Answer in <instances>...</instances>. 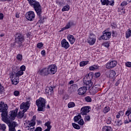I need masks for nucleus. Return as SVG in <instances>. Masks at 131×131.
Returning a JSON list of instances; mask_svg holds the SVG:
<instances>
[{
	"mask_svg": "<svg viewBox=\"0 0 131 131\" xmlns=\"http://www.w3.org/2000/svg\"><path fill=\"white\" fill-rule=\"evenodd\" d=\"M26 69V67H25V66H22L20 67V71H25Z\"/></svg>",
	"mask_w": 131,
	"mask_h": 131,
	"instance_id": "3c124183",
	"label": "nucleus"
},
{
	"mask_svg": "<svg viewBox=\"0 0 131 131\" xmlns=\"http://www.w3.org/2000/svg\"><path fill=\"white\" fill-rule=\"evenodd\" d=\"M72 125H73V127L74 128H75V129H80V126L75 123H72Z\"/></svg>",
	"mask_w": 131,
	"mask_h": 131,
	"instance_id": "f704fd0d",
	"label": "nucleus"
},
{
	"mask_svg": "<svg viewBox=\"0 0 131 131\" xmlns=\"http://www.w3.org/2000/svg\"><path fill=\"white\" fill-rule=\"evenodd\" d=\"M125 66L126 67H129L130 68L131 67V62H127L125 63Z\"/></svg>",
	"mask_w": 131,
	"mask_h": 131,
	"instance_id": "603ef678",
	"label": "nucleus"
},
{
	"mask_svg": "<svg viewBox=\"0 0 131 131\" xmlns=\"http://www.w3.org/2000/svg\"><path fill=\"white\" fill-rule=\"evenodd\" d=\"M74 83V81L73 80H71L69 82V84H73Z\"/></svg>",
	"mask_w": 131,
	"mask_h": 131,
	"instance_id": "774afa93",
	"label": "nucleus"
},
{
	"mask_svg": "<svg viewBox=\"0 0 131 131\" xmlns=\"http://www.w3.org/2000/svg\"><path fill=\"white\" fill-rule=\"evenodd\" d=\"M26 18L29 21H33L35 18V14L33 11H29L26 14Z\"/></svg>",
	"mask_w": 131,
	"mask_h": 131,
	"instance_id": "0eeeda50",
	"label": "nucleus"
},
{
	"mask_svg": "<svg viewBox=\"0 0 131 131\" xmlns=\"http://www.w3.org/2000/svg\"><path fill=\"white\" fill-rule=\"evenodd\" d=\"M99 88H97L96 86H93L91 89L90 90V91L95 95V94H97L99 92Z\"/></svg>",
	"mask_w": 131,
	"mask_h": 131,
	"instance_id": "4be33fe9",
	"label": "nucleus"
},
{
	"mask_svg": "<svg viewBox=\"0 0 131 131\" xmlns=\"http://www.w3.org/2000/svg\"><path fill=\"white\" fill-rule=\"evenodd\" d=\"M120 83V80H118L115 83L116 86H117Z\"/></svg>",
	"mask_w": 131,
	"mask_h": 131,
	"instance_id": "052dcab7",
	"label": "nucleus"
},
{
	"mask_svg": "<svg viewBox=\"0 0 131 131\" xmlns=\"http://www.w3.org/2000/svg\"><path fill=\"white\" fill-rule=\"evenodd\" d=\"M70 89H72L73 92H75L78 89V86L77 84H73L71 85Z\"/></svg>",
	"mask_w": 131,
	"mask_h": 131,
	"instance_id": "bb28decb",
	"label": "nucleus"
},
{
	"mask_svg": "<svg viewBox=\"0 0 131 131\" xmlns=\"http://www.w3.org/2000/svg\"><path fill=\"white\" fill-rule=\"evenodd\" d=\"M42 130V128L40 127H37L36 128L35 131H41Z\"/></svg>",
	"mask_w": 131,
	"mask_h": 131,
	"instance_id": "864d4df0",
	"label": "nucleus"
},
{
	"mask_svg": "<svg viewBox=\"0 0 131 131\" xmlns=\"http://www.w3.org/2000/svg\"><path fill=\"white\" fill-rule=\"evenodd\" d=\"M92 78H93V76L92 75V74L89 73L88 75L85 76L83 78V82H88L90 81H92Z\"/></svg>",
	"mask_w": 131,
	"mask_h": 131,
	"instance_id": "f3484780",
	"label": "nucleus"
},
{
	"mask_svg": "<svg viewBox=\"0 0 131 131\" xmlns=\"http://www.w3.org/2000/svg\"><path fill=\"white\" fill-rule=\"evenodd\" d=\"M86 90L88 89L85 86L81 87L78 90V94L79 95V96L84 95L85 93H86Z\"/></svg>",
	"mask_w": 131,
	"mask_h": 131,
	"instance_id": "2eb2a0df",
	"label": "nucleus"
},
{
	"mask_svg": "<svg viewBox=\"0 0 131 131\" xmlns=\"http://www.w3.org/2000/svg\"><path fill=\"white\" fill-rule=\"evenodd\" d=\"M68 108H73L75 107V103L74 102H70L68 104Z\"/></svg>",
	"mask_w": 131,
	"mask_h": 131,
	"instance_id": "72a5a7b5",
	"label": "nucleus"
},
{
	"mask_svg": "<svg viewBox=\"0 0 131 131\" xmlns=\"http://www.w3.org/2000/svg\"><path fill=\"white\" fill-rule=\"evenodd\" d=\"M84 85H85V88L88 90H90L92 86H93V82H83Z\"/></svg>",
	"mask_w": 131,
	"mask_h": 131,
	"instance_id": "412c9836",
	"label": "nucleus"
},
{
	"mask_svg": "<svg viewBox=\"0 0 131 131\" xmlns=\"http://www.w3.org/2000/svg\"><path fill=\"white\" fill-rule=\"evenodd\" d=\"M6 128H7V127L6 126V124L0 123V129L1 130H6Z\"/></svg>",
	"mask_w": 131,
	"mask_h": 131,
	"instance_id": "58836bf2",
	"label": "nucleus"
},
{
	"mask_svg": "<svg viewBox=\"0 0 131 131\" xmlns=\"http://www.w3.org/2000/svg\"><path fill=\"white\" fill-rule=\"evenodd\" d=\"M24 72L23 71H19L17 73H16V76L17 77H19V76H21V75H23Z\"/></svg>",
	"mask_w": 131,
	"mask_h": 131,
	"instance_id": "e433bc0d",
	"label": "nucleus"
},
{
	"mask_svg": "<svg viewBox=\"0 0 131 131\" xmlns=\"http://www.w3.org/2000/svg\"><path fill=\"white\" fill-rule=\"evenodd\" d=\"M12 119H7L3 121L6 124H8L9 131H16V127L18 126V124L15 121H11Z\"/></svg>",
	"mask_w": 131,
	"mask_h": 131,
	"instance_id": "423d86ee",
	"label": "nucleus"
},
{
	"mask_svg": "<svg viewBox=\"0 0 131 131\" xmlns=\"http://www.w3.org/2000/svg\"><path fill=\"white\" fill-rule=\"evenodd\" d=\"M29 107H30V103H29V101H27L26 102H23L20 105V109H24L23 110L25 112H27V110L29 109Z\"/></svg>",
	"mask_w": 131,
	"mask_h": 131,
	"instance_id": "1a4fd4ad",
	"label": "nucleus"
},
{
	"mask_svg": "<svg viewBox=\"0 0 131 131\" xmlns=\"http://www.w3.org/2000/svg\"><path fill=\"white\" fill-rule=\"evenodd\" d=\"M30 6L32 7L35 11L38 17L39 18V23H43L45 21V17L41 16L42 14V9H41V6L39 2L36 0H27Z\"/></svg>",
	"mask_w": 131,
	"mask_h": 131,
	"instance_id": "f03ea898",
	"label": "nucleus"
},
{
	"mask_svg": "<svg viewBox=\"0 0 131 131\" xmlns=\"http://www.w3.org/2000/svg\"><path fill=\"white\" fill-rule=\"evenodd\" d=\"M16 59H17L18 61H22V55L18 54L16 56Z\"/></svg>",
	"mask_w": 131,
	"mask_h": 131,
	"instance_id": "a18cd8bd",
	"label": "nucleus"
},
{
	"mask_svg": "<svg viewBox=\"0 0 131 131\" xmlns=\"http://www.w3.org/2000/svg\"><path fill=\"white\" fill-rule=\"evenodd\" d=\"M43 46V44L42 43V42L38 43L37 45V47L38 48V49H41Z\"/></svg>",
	"mask_w": 131,
	"mask_h": 131,
	"instance_id": "49530a36",
	"label": "nucleus"
},
{
	"mask_svg": "<svg viewBox=\"0 0 131 131\" xmlns=\"http://www.w3.org/2000/svg\"><path fill=\"white\" fill-rule=\"evenodd\" d=\"M25 112H25L24 110L20 111L17 114V117H18V118H19V119H22V118H23Z\"/></svg>",
	"mask_w": 131,
	"mask_h": 131,
	"instance_id": "5701e85b",
	"label": "nucleus"
},
{
	"mask_svg": "<svg viewBox=\"0 0 131 131\" xmlns=\"http://www.w3.org/2000/svg\"><path fill=\"white\" fill-rule=\"evenodd\" d=\"M74 25V22L73 20H71L68 22V23L66 26V29H69L71 26Z\"/></svg>",
	"mask_w": 131,
	"mask_h": 131,
	"instance_id": "b1692460",
	"label": "nucleus"
},
{
	"mask_svg": "<svg viewBox=\"0 0 131 131\" xmlns=\"http://www.w3.org/2000/svg\"><path fill=\"white\" fill-rule=\"evenodd\" d=\"M116 65H117V61L113 60L107 63L106 68L107 69H112V68H114Z\"/></svg>",
	"mask_w": 131,
	"mask_h": 131,
	"instance_id": "ddd939ff",
	"label": "nucleus"
},
{
	"mask_svg": "<svg viewBox=\"0 0 131 131\" xmlns=\"http://www.w3.org/2000/svg\"><path fill=\"white\" fill-rule=\"evenodd\" d=\"M25 41V37L23 34L17 33L15 35L14 46L17 48H21L23 46V42Z\"/></svg>",
	"mask_w": 131,
	"mask_h": 131,
	"instance_id": "20e7f679",
	"label": "nucleus"
},
{
	"mask_svg": "<svg viewBox=\"0 0 131 131\" xmlns=\"http://www.w3.org/2000/svg\"><path fill=\"white\" fill-rule=\"evenodd\" d=\"M47 101L45 98L40 97L39 99L36 100V105L38 107V111L40 112L43 111V108L46 107Z\"/></svg>",
	"mask_w": 131,
	"mask_h": 131,
	"instance_id": "39448f33",
	"label": "nucleus"
},
{
	"mask_svg": "<svg viewBox=\"0 0 131 131\" xmlns=\"http://www.w3.org/2000/svg\"><path fill=\"white\" fill-rule=\"evenodd\" d=\"M110 111V107L109 106H105L104 107L103 112L104 113V114H106V113H108V112Z\"/></svg>",
	"mask_w": 131,
	"mask_h": 131,
	"instance_id": "2f4dec72",
	"label": "nucleus"
},
{
	"mask_svg": "<svg viewBox=\"0 0 131 131\" xmlns=\"http://www.w3.org/2000/svg\"><path fill=\"white\" fill-rule=\"evenodd\" d=\"M103 46H104V47H105L106 48H109V47H110L109 43H108V42L104 43L103 44Z\"/></svg>",
	"mask_w": 131,
	"mask_h": 131,
	"instance_id": "4d7b16f0",
	"label": "nucleus"
},
{
	"mask_svg": "<svg viewBox=\"0 0 131 131\" xmlns=\"http://www.w3.org/2000/svg\"><path fill=\"white\" fill-rule=\"evenodd\" d=\"M54 89H55V88L52 86L47 88L45 90V93L49 95H52L53 93H54Z\"/></svg>",
	"mask_w": 131,
	"mask_h": 131,
	"instance_id": "a211bd4d",
	"label": "nucleus"
},
{
	"mask_svg": "<svg viewBox=\"0 0 131 131\" xmlns=\"http://www.w3.org/2000/svg\"><path fill=\"white\" fill-rule=\"evenodd\" d=\"M112 36H113V37H114L116 36V35H117V33H116V31H112Z\"/></svg>",
	"mask_w": 131,
	"mask_h": 131,
	"instance_id": "8fccbe9b",
	"label": "nucleus"
},
{
	"mask_svg": "<svg viewBox=\"0 0 131 131\" xmlns=\"http://www.w3.org/2000/svg\"><path fill=\"white\" fill-rule=\"evenodd\" d=\"M100 2L102 6H113L114 5V0H101Z\"/></svg>",
	"mask_w": 131,
	"mask_h": 131,
	"instance_id": "f8f14e48",
	"label": "nucleus"
},
{
	"mask_svg": "<svg viewBox=\"0 0 131 131\" xmlns=\"http://www.w3.org/2000/svg\"><path fill=\"white\" fill-rule=\"evenodd\" d=\"M41 54L43 56H46V51L45 50H42V51H41Z\"/></svg>",
	"mask_w": 131,
	"mask_h": 131,
	"instance_id": "bf43d9fd",
	"label": "nucleus"
},
{
	"mask_svg": "<svg viewBox=\"0 0 131 131\" xmlns=\"http://www.w3.org/2000/svg\"><path fill=\"white\" fill-rule=\"evenodd\" d=\"M111 38V32H103V35L100 37V39L104 40H108Z\"/></svg>",
	"mask_w": 131,
	"mask_h": 131,
	"instance_id": "6e6552de",
	"label": "nucleus"
},
{
	"mask_svg": "<svg viewBox=\"0 0 131 131\" xmlns=\"http://www.w3.org/2000/svg\"><path fill=\"white\" fill-rule=\"evenodd\" d=\"M68 39L69 40L70 43L71 45H73L74 42H75V38H74V36L72 35H69L67 36Z\"/></svg>",
	"mask_w": 131,
	"mask_h": 131,
	"instance_id": "6ab92c4d",
	"label": "nucleus"
},
{
	"mask_svg": "<svg viewBox=\"0 0 131 131\" xmlns=\"http://www.w3.org/2000/svg\"><path fill=\"white\" fill-rule=\"evenodd\" d=\"M61 44L62 48H64L66 50H67L70 47L69 42L67 41L66 39H63L61 41Z\"/></svg>",
	"mask_w": 131,
	"mask_h": 131,
	"instance_id": "4468645a",
	"label": "nucleus"
},
{
	"mask_svg": "<svg viewBox=\"0 0 131 131\" xmlns=\"http://www.w3.org/2000/svg\"><path fill=\"white\" fill-rule=\"evenodd\" d=\"M4 19V14L0 13V20H3Z\"/></svg>",
	"mask_w": 131,
	"mask_h": 131,
	"instance_id": "13d9d810",
	"label": "nucleus"
},
{
	"mask_svg": "<svg viewBox=\"0 0 131 131\" xmlns=\"http://www.w3.org/2000/svg\"><path fill=\"white\" fill-rule=\"evenodd\" d=\"M112 27L113 29L115 28V27H116V24H115V23L112 24Z\"/></svg>",
	"mask_w": 131,
	"mask_h": 131,
	"instance_id": "0e129e2a",
	"label": "nucleus"
},
{
	"mask_svg": "<svg viewBox=\"0 0 131 131\" xmlns=\"http://www.w3.org/2000/svg\"><path fill=\"white\" fill-rule=\"evenodd\" d=\"M93 35H94V34H90V36L89 37L88 39V42L89 43L90 46H94V44L96 43V37Z\"/></svg>",
	"mask_w": 131,
	"mask_h": 131,
	"instance_id": "9d476101",
	"label": "nucleus"
},
{
	"mask_svg": "<svg viewBox=\"0 0 131 131\" xmlns=\"http://www.w3.org/2000/svg\"><path fill=\"white\" fill-rule=\"evenodd\" d=\"M15 17H16V18H19L20 15H19V13H16V14H15Z\"/></svg>",
	"mask_w": 131,
	"mask_h": 131,
	"instance_id": "69168bd1",
	"label": "nucleus"
},
{
	"mask_svg": "<svg viewBox=\"0 0 131 131\" xmlns=\"http://www.w3.org/2000/svg\"><path fill=\"white\" fill-rule=\"evenodd\" d=\"M130 114H131V108H128L125 112V115L128 117V119L129 121L127 120H124V123L125 124H126L127 123H129V122H129V120H130V119L129 118V115H130Z\"/></svg>",
	"mask_w": 131,
	"mask_h": 131,
	"instance_id": "dca6fc26",
	"label": "nucleus"
},
{
	"mask_svg": "<svg viewBox=\"0 0 131 131\" xmlns=\"http://www.w3.org/2000/svg\"><path fill=\"white\" fill-rule=\"evenodd\" d=\"M79 119H81V115L79 114L74 118V122H77Z\"/></svg>",
	"mask_w": 131,
	"mask_h": 131,
	"instance_id": "a878e982",
	"label": "nucleus"
},
{
	"mask_svg": "<svg viewBox=\"0 0 131 131\" xmlns=\"http://www.w3.org/2000/svg\"><path fill=\"white\" fill-rule=\"evenodd\" d=\"M126 38H129L131 36V30L128 29L127 31L125 32Z\"/></svg>",
	"mask_w": 131,
	"mask_h": 131,
	"instance_id": "cd10ccee",
	"label": "nucleus"
},
{
	"mask_svg": "<svg viewBox=\"0 0 131 131\" xmlns=\"http://www.w3.org/2000/svg\"><path fill=\"white\" fill-rule=\"evenodd\" d=\"M116 75V72H115V71L111 70L110 71V77H111V78H113V77H114V76H115Z\"/></svg>",
	"mask_w": 131,
	"mask_h": 131,
	"instance_id": "c85d7f7f",
	"label": "nucleus"
},
{
	"mask_svg": "<svg viewBox=\"0 0 131 131\" xmlns=\"http://www.w3.org/2000/svg\"><path fill=\"white\" fill-rule=\"evenodd\" d=\"M16 72H15L14 71H12L10 74V78H11V79L15 78L16 77Z\"/></svg>",
	"mask_w": 131,
	"mask_h": 131,
	"instance_id": "7c9ffc66",
	"label": "nucleus"
},
{
	"mask_svg": "<svg viewBox=\"0 0 131 131\" xmlns=\"http://www.w3.org/2000/svg\"><path fill=\"white\" fill-rule=\"evenodd\" d=\"M11 81L12 82V84H14V85H17L18 83H19V77L15 76V78L11 79Z\"/></svg>",
	"mask_w": 131,
	"mask_h": 131,
	"instance_id": "aec40b11",
	"label": "nucleus"
},
{
	"mask_svg": "<svg viewBox=\"0 0 131 131\" xmlns=\"http://www.w3.org/2000/svg\"><path fill=\"white\" fill-rule=\"evenodd\" d=\"M31 35V32H28L27 33V36L28 37H29V36H30Z\"/></svg>",
	"mask_w": 131,
	"mask_h": 131,
	"instance_id": "338daca9",
	"label": "nucleus"
},
{
	"mask_svg": "<svg viewBox=\"0 0 131 131\" xmlns=\"http://www.w3.org/2000/svg\"><path fill=\"white\" fill-rule=\"evenodd\" d=\"M77 123L80 125H83V124H84V121H83V119H80V120L78 121Z\"/></svg>",
	"mask_w": 131,
	"mask_h": 131,
	"instance_id": "c03bdc74",
	"label": "nucleus"
},
{
	"mask_svg": "<svg viewBox=\"0 0 131 131\" xmlns=\"http://www.w3.org/2000/svg\"><path fill=\"white\" fill-rule=\"evenodd\" d=\"M13 95L15 97H19V96H20V92L16 90L13 92Z\"/></svg>",
	"mask_w": 131,
	"mask_h": 131,
	"instance_id": "79ce46f5",
	"label": "nucleus"
},
{
	"mask_svg": "<svg viewBox=\"0 0 131 131\" xmlns=\"http://www.w3.org/2000/svg\"><path fill=\"white\" fill-rule=\"evenodd\" d=\"M87 64H89V61H81L80 62V67H83V66H85V65H87Z\"/></svg>",
	"mask_w": 131,
	"mask_h": 131,
	"instance_id": "4c0bfd02",
	"label": "nucleus"
},
{
	"mask_svg": "<svg viewBox=\"0 0 131 131\" xmlns=\"http://www.w3.org/2000/svg\"><path fill=\"white\" fill-rule=\"evenodd\" d=\"M100 76H101V73H95V77L98 78V77H100Z\"/></svg>",
	"mask_w": 131,
	"mask_h": 131,
	"instance_id": "6e6d98bb",
	"label": "nucleus"
},
{
	"mask_svg": "<svg viewBox=\"0 0 131 131\" xmlns=\"http://www.w3.org/2000/svg\"><path fill=\"white\" fill-rule=\"evenodd\" d=\"M70 10V6L68 5H67L66 6H64L62 9V12H66V11H69Z\"/></svg>",
	"mask_w": 131,
	"mask_h": 131,
	"instance_id": "c756f323",
	"label": "nucleus"
},
{
	"mask_svg": "<svg viewBox=\"0 0 131 131\" xmlns=\"http://www.w3.org/2000/svg\"><path fill=\"white\" fill-rule=\"evenodd\" d=\"M84 121H90V120H91V117L90 115H86L84 118Z\"/></svg>",
	"mask_w": 131,
	"mask_h": 131,
	"instance_id": "ea45409f",
	"label": "nucleus"
},
{
	"mask_svg": "<svg viewBox=\"0 0 131 131\" xmlns=\"http://www.w3.org/2000/svg\"><path fill=\"white\" fill-rule=\"evenodd\" d=\"M120 112H118V114L116 115V118H120Z\"/></svg>",
	"mask_w": 131,
	"mask_h": 131,
	"instance_id": "680f3d73",
	"label": "nucleus"
},
{
	"mask_svg": "<svg viewBox=\"0 0 131 131\" xmlns=\"http://www.w3.org/2000/svg\"><path fill=\"white\" fill-rule=\"evenodd\" d=\"M4 90L5 88H4V86L2 85V84H0V94H3Z\"/></svg>",
	"mask_w": 131,
	"mask_h": 131,
	"instance_id": "de8ad7c7",
	"label": "nucleus"
},
{
	"mask_svg": "<svg viewBox=\"0 0 131 131\" xmlns=\"http://www.w3.org/2000/svg\"><path fill=\"white\" fill-rule=\"evenodd\" d=\"M99 68V67L98 66H91L89 67V70H91V71H94V70H96Z\"/></svg>",
	"mask_w": 131,
	"mask_h": 131,
	"instance_id": "473e14b6",
	"label": "nucleus"
},
{
	"mask_svg": "<svg viewBox=\"0 0 131 131\" xmlns=\"http://www.w3.org/2000/svg\"><path fill=\"white\" fill-rule=\"evenodd\" d=\"M119 112H120V114L121 116H123V115H124V112H123V111H120Z\"/></svg>",
	"mask_w": 131,
	"mask_h": 131,
	"instance_id": "e2e57ef3",
	"label": "nucleus"
},
{
	"mask_svg": "<svg viewBox=\"0 0 131 131\" xmlns=\"http://www.w3.org/2000/svg\"><path fill=\"white\" fill-rule=\"evenodd\" d=\"M18 109L16 108L14 111H10L9 114L8 112V104H5V102L3 101L0 102V112L2 113L1 117L2 121L7 119L15 120L16 116H17V113H18Z\"/></svg>",
	"mask_w": 131,
	"mask_h": 131,
	"instance_id": "f257e3e1",
	"label": "nucleus"
},
{
	"mask_svg": "<svg viewBox=\"0 0 131 131\" xmlns=\"http://www.w3.org/2000/svg\"><path fill=\"white\" fill-rule=\"evenodd\" d=\"M91 107L90 106H83L81 108L80 114L81 115H87L88 113H90Z\"/></svg>",
	"mask_w": 131,
	"mask_h": 131,
	"instance_id": "9b49d317",
	"label": "nucleus"
},
{
	"mask_svg": "<svg viewBox=\"0 0 131 131\" xmlns=\"http://www.w3.org/2000/svg\"><path fill=\"white\" fill-rule=\"evenodd\" d=\"M45 126H47V128L51 129L52 128V126H51V122L50 121H47L46 123L45 124Z\"/></svg>",
	"mask_w": 131,
	"mask_h": 131,
	"instance_id": "c9c22d12",
	"label": "nucleus"
},
{
	"mask_svg": "<svg viewBox=\"0 0 131 131\" xmlns=\"http://www.w3.org/2000/svg\"><path fill=\"white\" fill-rule=\"evenodd\" d=\"M117 124L119 126H120V125H122V121H121V120L118 121Z\"/></svg>",
	"mask_w": 131,
	"mask_h": 131,
	"instance_id": "5fc2aeb1",
	"label": "nucleus"
},
{
	"mask_svg": "<svg viewBox=\"0 0 131 131\" xmlns=\"http://www.w3.org/2000/svg\"><path fill=\"white\" fill-rule=\"evenodd\" d=\"M85 101H86V102L91 103V102H92V98L90 96H87L85 97Z\"/></svg>",
	"mask_w": 131,
	"mask_h": 131,
	"instance_id": "37998d69",
	"label": "nucleus"
},
{
	"mask_svg": "<svg viewBox=\"0 0 131 131\" xmlns=\"http://www.w3.org/2000/svg\"><path fill=\"white\" fill-rule=\"evenodd\" d=\"M103 131H113L112 127L109 126H105L102 128Z\"/></svg>",
	"mask_w": 131,
	"mask_h": 131,
	"instance_id": "393cba45",
	"label": "nucleus"
},
{
	"mask_svg": "<svg viewBox=\"0 0 131 131\" xmlns=\"http://www.w3.org/2000/svg\"><path fill=\"white\" fill-rule=\"evenodd\" d=\"M34 125H35V122H30L28 123V127H31V126H34Z\"/></svg>",
	"mask_w": 131,
	"mask_h": 131,
	"instance_id": "a19ab883",
	"label": "nucleus"
},
{
	"mask_svg": "<svg viewBox=\"0 0 131 131\" xmlns=\"http://www.w3.org/2000/svg\"><path fill=\"white\" fill-rule=\"evenodd\" d=\"M127 5V2L126 1H123L121 4V6L122 7H125V6H126Z\"/></svg>",
	"mask_w": 131,
	"mask_h": 131,
	"instance_id": "09e8293b",
	"label": "nucleus"
},
{
	"mask_svg": "<svg viewBox=\"0 0 131 131\" xmlns=\"http://www.w3.org/2000/svg\"><path fill=\"white\" fill-rule=\"evenodd\" d=\"M58 68L56 64H51L48 66L47 68H43L42 70H40L39 72L41 75H53L57 72Z\"/></svg>",
	"mask_w": 131,
	"mask_h": 131,
	"instance_id": "7ed1b4c3",
	"label": "nucleus"
}]
</instances>
